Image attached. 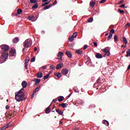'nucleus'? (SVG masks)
I'll list each match as a JSON object with an SVG mask.
<instances>
[{
  "label": "nucleus",
  "mask_w": 130,
  "mask_h": 130,
  "mask_svg": "<svg viewBox=\"0 0 130 130\" xmlns=\"http://www.w3.org/2000/svg\"><path fill=\"white\" fill-rule=\"evenodd\" d=\"M58 57H62L63 56V52H59L57 54Z\"/></svg>",
  "instance_id": "obj_26"
},
{
  "label": "nucleus",
  "mask_w": 130,
  "mask_h": 130,
  "mask_svg": "<svg viewBox=\"0 0 130 130\" xmlns=\"http://www.w3.org/2000/svg\"><path fill=\"white\" fill-rule=\"evenodd\" d=\"M54 76L56 77H57L58 79H60V78H61V73H54Z\"/></svg>",
  "instance_id": "obj_17"
},
{
  "label": "nucleus",
  "mask_w": 130,
  "mask_h": 130,
  "mask_svg": "<svg viewBox=\"0 0 130 130\" xmlns=\"http://www.w3.org/2000/svg\"><path fill=\"white\" fill-rule=\"evenodd\" d=\"M24 88H22L18 92H15V94L22 95L23 94V96H25V93L24 92Z\"/></svg>",
  "instance_id": "obj_5"
},
{
  "label": "nucleus",
  "mask_w": 130,
  "mask_h": 130,
  "mask_svg": "<svg viewBox=\"0 0 130 130\" xmlns=\"http://www.w3.org/2000/svg\"><path fill=\"white\" fill-rule=\"evenodd\" d=\"M51 7H52V5H48V6H47L45 7L44 8V10H48V9H49V8H51Z\"/></svg>",
  "instance_id": "obj_32"
},
{
  "label": "nucleus",
  "mask_w": 130,
  "mask_h": 130,
  "mask_svg": "<svg viewBox=\"0 0 130 130\" xmlns=\"http://www.w3.org/2000/svg\"><path fill=\"white\" fill-rule=\"evenodd\" d=\"M31 4H37V0H30Z\"/></svg>",
  "instance_id": "obj_37"
},
{
  "label": "nucleus",
  "mask_w": 130,
  "mask_h": 130,
  "mask_svg": "<svg viewBox=\"0 0 130 130\" xmlns=\"http://www.w3.org/2000/svg\"><path fill=\"white\" fill-rule=\"evenodd\" d=\"M34 51H35V52L37 51V47H35Z\"/></svg>",
  "instance_id": "obj_63"
},
{
  "label": "nucleus",
  "mask_w": 130,
  "mask_h": 130,
  "mask_svg": "<svg viewBox=\"0 0 130 130\" xmlns=\"http://www.w3.org/2000/svg\"><path fill=\"white\" fill-rule=\"evenodd\" d=\"M69 40L71 42H73L74 41V38L72 36L69 37Z\"/></svg>",
  "instance_id": "obj_44"
},
{
  "label": "nucleus",
  "mask_w": 130,
  "mask_h": 130,
  "mask_svg": "<svg viewBox=\"0 0 130 130\" xmlns=\"http://www.w3.org/2000/svg\"><path fill=\"white\" fill-rule=\"evenodd\" d=\"M114 32H115V31L114 30V29H111V30H110V33H112V34H113V33H114Z\"/></svg>",
  "instance_id": "obj_57"
},
{
  "label": "nucleus",
  "mask_w": 130,
  "mask_h": 130,
  "mask_svg": "<svg viewBox=\"0 0 130 130\" xmlns=\"http://www.w3.org/2000/svg\"><path fill=\"white\" fill-rule=\"evenodd\" d=\"M112 35H113L112 34H110L109 35L108 39H107L108 41H109V40H110V39H111L112 38Z\"/></svg>",
  "instance_id": "obj_35"
},
{
  "label": "nucleus",
  "mask_w": 130,
  "mask_h": 130,
  "mask_svg": "<svg viewBox=\"0 0 130 130\" xmlns=\"http://www.w3.org/2000/svg\"><path fill=\"white\" fill-rule=\"evenodd\" d=\"M95 4H96L95 2L91 1L90 2V6L91 8H94L95 7Z\"/></svg>",
  "instance_id": "obj_19"
},
{
  "label": "nucleus",
  "mask_w": 130,
  "mask_h": 130,
  "mask_svg": "<svg viewBox=\"0 0 130 130\" xmlns=\"http://www.w3.org/2000/svg\"><path fill=\"white\" fill-rule=\"evenodd\" d=\"M114 40L115 42L118 41V36H117V35H115L114 36Z\"/></svg>",
  "instance_id": "obj_29"
},
{
  "label": "nucleus",
  "mask_w": 130,
  "mask_h": 130,
  "mask_svg": "<svg viewBox=\"0 0 130 130\" xmlns=\"http://www.w3.org/2000/svg\"><path fill=\"white\" fill-rule=\"evenodd\" d=\"M38 8V3L35 4L32 7V10H36Z\"/></svg>",
  "instance_id": "obj_21"
},
{
  "label": "nucleus",
  "mask_w": 130,
  "mask_h": 130,
  "mask_svg": "<svg viewBox=\"0 0 130 130\" xmlns=\"http://www.w3.org/2000/svg\"><path fill=\"white\" fill-rule=\"evenodd\" d=\"M61 73L63 75H68L69 74V70L67 69H63L62 70Z\"/></svg>",
  "instance_id": "obj_7"
},
{
  "label": "nucleus",
  "mask_w": 130,
  "mask_h": 130,
  "mask_svg": "<svg viewBox=\"0 0 130 130\" xmlns=\"http://www.w3.org/2000/svg\"><path fill=\"white\" fill-rule=\"evenodd\" d=\"M101 81V78L100 77H99L98 80L96 81L95 84H99V83H100V81Z\"/></svg>",
  "instance_id": "obj_43"
},
{
  "label": "nucleus",
  "mask_w": 130,
  "mask_h": 130,
  "mask_svg": "<svg viewBox=\"0 0 130 130\" xmlns=\"http://www.w3.org/2000/svg\"><path fill=\"white\" fill-rule=\"evenodd\" d=\"M21 86H22V88H26L27 87V82L25 81H23L21 83Z\"/></svg>",
  "instance_id": "obj_16"
},
{
  "label": "nucleus",
  "mask_w": 130,
  "mask_h": 130,
  "mask_svg": "<svg viewBox=\"0 0 130 130\" xmlns=\"http://www.w3.org/2000/svg\"><path fill=\"white\" fill-rule=\"evenodd\" d=\"M15 99L18 102H20L21 101H23V100H26L27 98H24V94L20 95L17 94V93H15Z\"/></svg>",
  "instance_id": "obj_3"
},
{
  "label": "nucleus",
  "mask_w": 130,
  "mask_h": 130,
  "mask_svg": "<svg viewBox=\"0 0 130 130\" xmlns=\"http://www.w3.org/2000/svg\"><path fill=\"white\" fill-rule=\"evenodd\" d=\"M10 126H11V125H10V124H6V125H5L1 128V130L7 129V128H9V127H10Z\"/></svg>",
  "instance_id": "obj_8"
},
{
  "label": "nucleus",
  "mask_w": 130,
  "mask_h": 130,
  "mask_svg": "<svg viewBox=\"0 0 130 130\" xmlns=\"http://www.w3.org/2000/svg\"><path fill=\"white\" fill-rule=\"evenodd\" d=\"M40 88V86H38V87H37L34 90V92L36 93V92L38 91L39 90V89Z\"/></svg>",
  "instance_id": "obj_36"
},
{
  "label": "nucleus",
  "mask_w": 130,
  "mask_h": 130,
  "mask_svg": "<svg viewBox=\"0 0 130 130\" xmlns=\"http://www.w3.org/2000/svg\"><path fill=\"white\" fill-rule=\"evenodd\" d=\"M68 104L67 103H62L61 104H59V106H61L62 108H67L68 107Z\"/></svg>",
  "instance_id": "obj_14"
},
{
  "label": "nucleus",
  "mask_w": 130,
  "mask_h": 130,
  "mask_svg": "<svg viewBox=\"0 0 130 130\" xmlns=\"http://www.w3.org/2000/svg\"><path fill=\"white\" fill-rule=\"evenodd\" d=\"M0 48H1L2 51H4V52H8V50L10 49V47L8 45L3 44L0 46Z\"/></svg>",
  "instance_id": "obj_4"
},
{
  "label": "nucleus",
  "mask_w": 130,
  "mask_h": 130,
  "mask_svg": "<svg viewBox=\"0 0 130 130\" xmlns=\"http://www.w3.org/2000/svg\"><path fill=\"white\" fill-rule=\"evenodd\" d=\"M50 113V106L48 107L45 110V113H46L47 114H48V113Z\"/></svg>",
  "instance_id": "obj_20"
},
{
  "label": "nucleus",
  "mask_w": 130,
  "mask_h": 130,
  "mask_svg": "<svg viewBox=\"0 0 130 130\" xmlns=\"http://www.w3.org/2000/svg\"><path fill=\"white\" fill-rule=\"evenodd\" d=\"M28 65H27V64H25V69H26V70H28Z\"/></svg>",
  "instance_id": "obj_62"
},
{
  "label": "nucleus",
  "mask_w": 130,
  "mask_h": 130,
  "mask_svg": "<svg viewBox=\"0 0 130 130\" xmlns=\"http://www.w3.org/2000/svg\"><path fill=\"white\" fill-rule=\"evenodd\" d=\"M35 93L33 92L32 94L31 95V98H33V97H34V96H35Z\"/></svg>",
  "instance_id": "obj_59"
},
{
  "label": "nucleus",
  "mask_w": 130,
  "mask_h": 130,
  "mask_svg": "<svg viewBox=\"0 0 130 130\" xmlns=\"http://www.w3.org/2000/svg\"><path fill=\"white\" fill-rule=\"evenodd\" d=\"M46 2H48V0H42L43 3H46Z\"/></svg>",
  "instance_id": "obj_64"
},
{
  "label": "nucleus",
  "mask_w": 130,
  "mask_h": 130,
  "mask_svg": "<svg viewBox=\"0 0 130 130\" xmlns=\"http://www.w3.org/2000/svg\"><path fill=\"white\" fill-rule=\"evenodd\" d=\"M102 50L105 53V54L107 52H108V51H109L107 49H102Z\"/></svg>",
  "instance_id": "obj_41"
},
{
  "label": "nucleus",
  "mask_w": 130,
  "mask_h": 130,
  "mask_svg": "<svg viewBox=\"0 0 130 130\" xmlns=\"http://www.w3.org/2000/svg\"><path fill=\"white\" fill-rule=\"evenodd\" d=\"M122 38L123 39V43L126 45V44L128 43L127 40H126V38H125L124 37H123Z\"/></svg>",
  "instance_id": "obj_25"
},
{
  "label": "nucleus",
  "mask_w": 130,
  "mask_h": 130,
  "mask_svg": "<svg viewBox=\"0 0 130 130\" xmlns=\"http://www.w3.org/2000/svg\"><path fill=\"white\" fill-rule=\"evenodd\" d=\"M15 53L16 51L15 50H11V51L9 52V55H11V56H14Z\"/></svg>",
  "instance_id": "obj_15"
},
{
  "label": "nucleus",
  "mask_w": 130,
  "mask_h": 130,
  "mask_svg": "<svg viewBox=\"0 0 130 130\" xmlns=\"http://www.w3.org/2000/svg\"><path fill=\"white\" fill-rule=\"evenodd\" d=\"M26 50L25 48H23L22 49V52L24 53V52H25V51Z\"/></svg>",
  "instance_id": "obj_61"
},
{
  "label": "nucleus",
  "mask_w": 130,
  "mask_h": 130,
  "mask_svg": "<svg viewBox=\"0 0 130 130\" xmlns=\"http://www.w3.org/2000/svg\"><path fill=\"white\" fill-rule=\"evenodd\" d=\"M93 44L94 45V46L95 47H97V46H98V45H97V43H96V42H94L93 43Z\"/></svg>",
  "instance_id": "obj_52"
},
{
  "label": "nucleus",
  "mask_w": 130,
  "mask_h": 130,
  "mask_svg": "<svg viewBox=\"0 0 130 130\" xmlns=\"http://www.w3.org/2000/svg\"><path fill=\"white\" fill-rule=\"evenodd\" d=\"M77 36H78V32H75L73 34V35L72 36V37H73L74 38H76Z\"/></svg>",
  "instance_id": "obj_33"
},
{
  "label": "nucleus",
  "mask_w": 130,
  "mask_h": 130,
  "mask_svg": "<svg viewBox=\"0 0 130 130\" xmlns=\"http://www.w3.org/2000/svg\"><path fill=\"white\" fill-rule=\"evenodd\" d=\"M110 55V52L108 51L107 53H105L104 57H106V56H109Z\"/></svg>",
  "instance_id": "obj_30"
},
{
  "label": "nucleus",
  "mask_w": 130,
  "mask_h": 130,
  "mask_svg": "<svg viewBox=\"0 0 130 130\" xmlns=\"http://www.w3.org/2000/svg\"><path fill=\"white\" fill-rule=\"evenodd\" d=\"M22 13H23V10H22V9H17V14L18 15H21V14H22Z\"/></svg>",
  "instance_id": "obj_27"
},
{
  "label": "nucleus",
  "mask_w": 130,
  "mask_h": 130,
  "mask_svg": "<svg viewBox=\"0 0 130 130\" xmlns=\"http://www.w3.org/2000/svg\"><path fill=\"white\" fill-rule=\"evenodd\" d=\"M9 57V52H3L1 54L0 57V63H3L4 61H6Z\"/></svg>",
  "instance_id": "obj_1"
},
{
  "label": "nucleus",
  "mask_w": 130,
  "mask_h": 130,
  "mask_svg": "<svg viewBox=\"0 0 130 130\" xmlns=\"http://www.w3.org/2000/svg\"><path fill=\"white\" fill-rule=\"evenodd\" d=\"M95 57L96 58L100 59L102 58L103 57V56H102V55L100 53H96L95 54Z\"/></svg>",
  "instance_id": "obj_9"
},
{
  "label": "nucleus",
  "mask_w": 130,
  "mask_h": 130,
  "mask_svg": "<svg viewBox=\"0 0 130 130\" xmlns=\"http://www.w3.org/2000/svg\"><path fill=\"white\" fill-rule=\"evenodd\" d=\"M57 4V1H55L52 4H50L51 6H55Z\"/></svg>",
  "instance_id": "obj_48"
},
{
  "label": "nucleus",
  "mask_w": 130,
  "mask_h": 130,
  "mask_svg": "<svg viewBox=\"0 0 130 130\" xmlns=\"http://www.w3.org/2000/svg\"><path fill=\"white\" fill-rule=\"evenodd\" d=\"M25 60V63H28V62H29V60H30V58H29V57L27 56L26 57Z\"/></svg>",
  "instance_id": "obj_38"
},
{
  "label": "nucleus",
  "mask_w": 130,
  "mask_h": 130,
  "mask_svg": "<svg viewBox=\"0 0 130 130\" xmlns=\"http://www.w3.org/2000/svg\"><path fill=\"white\" fill-rule=\"evenodd\" d=\"M126 56L127 57H128V56L130 57V49H128L126 51Z\"/></svg>",
  "instance_id": "obj_28"
},
{
  "label": "nucleus",
  "mask_w": 130,
  "mask_h": 130,
  "mask_svg": "<svg viewBox=\"0 0 130 130\" xmlns=\"http://www.w3.org/2000/svg\"><path fill=\"white\" fill-rule=\"evenodd\" d=\"M56 112L59 114V115H62L63 114V112L61 111L60 109H56Z\"/></svg>",
  "instance_id": "obj_13"
},
{
  "label": "nucleus",
  "mask_w": 130,
  "mask_h": 130,
  "mask_svg": "<svg viewBox=\"0 0 130 130\" xmlns=\"http://www.w3.org/2000/svg\"><path fill=\"white\" fill-rule=\"evenodd\" d=\"M87 22L88 23H92L93 22V17L88 18V19L87 20Z\"/></svg>",
  "instance_id": "obj_34"
},
{
  "label": "nucleus",
  "mask_w": 130,
  "mask_h": 130,
  "mask_svg": "<svg viewBox=\"0 0 130 130\" xmlns=\"http://www.w3.org/2000/svg\"><path fill=\"white\" fill-rule=\"evenodd\" d=\"M64 100V98L62 96H60L58 98V101L59 102H62Z\"/></svg>",
  "instance_id": "obj_18"
},
{
  "label": "nucleus",
  "mask_w": 130,
  "mask_h": 130,
  "mask_svg": "<svg viewBox=\"0 0 130 130\" xmlns=\"http://www.w3.org/2000/svg\"><path fill=\"white\" fill-rule=\"evenodd\" d=\"M33 18H34V16H28V19L29 21H31L32 20V19H33Z\"/></svg>",
  "instance_id": "obj_47"
},
{
  "label": "nucleus",
  "mask_w": 130,
  "mask_h": 130,
  "mask_svg": "<svg viewBox=\"0 0 130 130\" xmlns=\"http://www.w3.org/2000/svg\"><path fill=\"white\" fill-rule=\"evenodd\" d=\"M13 43H18L19 42V38L16 37L13 40Z\"/></svg>",
  "instance_id": "obj_24"
},
{
  "label": "nucleus",
  "mask_w": 130,
  "mask_h": 130,
  "mask_svg": "<svg viewBox=\"0 0 130 130\" xmlns=\"http://www.w3.org/2000/svg\"><path fill=\"white\" fill-rule=\"evenodd\" d=\"M24 48H29L32 46V40L30 39H26L23 43Z\"/></svg>",
  "instance_id": "obj_2"
},
{
  "label": "nucleus",
  "mask_w": 130,
  "mask_h": 130,
  "mask_svg": "<svg viewBox=\"0 0 130 130\" xmlns=\"http://www.w3.org/2000/svg\"><path fill=\"white\" fill-rule=\"evenodd\" d=\"M30 61L31 62H34V61H35V57H32L30 60Z\"/></svg>",
  "instance_id": "obj_49"
},
{
  "label": "nucleus",
  "mask_w": 130,
  "mask_h": 130,
  "mask_svg": "<svg viewBox=\"0 0 130 130\" xmlns=\"http://www.w3.org/2000/svg\"><path fill=\"white\" fill-rule=\"evenodd\" d=\"M103 123L104 124H107V125H109V122H108V121H107L106 120H104L103 121Z\"/></svg>",
  "instance_id": "obj_31"
},
{
  "label": "nucleus",
  "mask_w": 130,
  "mask_h": 130,
  "mask_svg": "<svg viewBox=\"0 0 130 130\" xmlns=\"http://www.w3.org/2000/svg\"><path fill=\"white\" fill-rule=\"evenodd\" d=\"M9 108H10V106L7 105V106H6V109H9Z\"/></svg>",
  "instance_id": "obj_58"
},
{
  "label": "nucleus",
  "mask_w": 130,
  "mask_h": 130,
  "mask_svg": "<svg viewBox=\"0 0 130 130\" xmlns=\"http://www.w3.org/2000/svg\"><path fill=\"white\" fill-rule=\"evenodd\" d=\"M41 81V80L39 79H35V86H37L38 85H39V83H40V81Z\"/></svg>",
  "instance_id": "obj_22"
},
{
  "label": "nucleus",
  "mask_w": 130,
  "mask_h": 130,
  "mask_svg": "<svg viewBox=\"0 0 130 130\" xmlns=\"http://www.w3.org/2000/svg\"><path fill=\"white\" fill-rule=\"evenodd\" d=\"M107 0H102L100 2V4H104Z\"/></svg>",
  "instance_id": "obj_50"
},
{
  "label": "nucleus",
  "mask_w": 130,
  "mask_h": 130,
  "mask_svg": "<svg viewBox=\"0 0 130 130\" xmlns=\"http://www.w3.org/2000/svg\"><path fill=\"white\" fill-rule=\"evenodd\" d=\"M63 67V63L57 64L56 66V70H59V69H61V68H62Z\"/></svg>",
  "instance_id": "obj_12"
},
{
  "label": "nucleus",
  "mask_w": 130,
  "mask_h": 130,
  "mask_svg": "<svg viewBox=\"0 0 130 130\" xmlns=\"http://www.w3.org/2000/svg\"><path fill=\"white\" fill-rule=\"evenodd\" d=\"M66 55L68 56L70 58L73 57V55L72 54V53L70 52V51H67L66 52Z\"/></svg>",
  "instance_id": "obj_10"
},
{
  "label": "nucleus",
  "mask_w": 130,
  "mask_h": 130,
  "mask_svg": "<svg viewBox=\"0 0 130 130\" xmlns=\"http://www.w3.org/2000/svg\"><path fill=\"white\" fill-rule=\"evenodd\" d=\"M124 2V1H123V0H122V1H120L118 3V5H121V4H122V3H123Z\"/></svg>",
  "instance_id": "obj_56"
},
{
  "label": "nucleus",
  "mask_w": 130,
  "mask_h": 130,
  "mask_svg": "<svg viewBox=\"0 0 130 130\" xmlns=\"http://www.w3.org/2000/svg\"><path fill=\"white\" fill-rule=\"evenodd\" d=\"M36 75L37 77V78H41L43 77V74L42 73V72H38Z\"/></svg>",
  "instance_id": "obj_11"
},
{
  "label": "nucleus",
  "mask_w": 130,
  "mask_h": 130,
  "mask_svg": "<svg viewBox=\"0 0 130 130\" xmlns=\"http://www.w3.org/2000/svg\"><path fill=\"white\" fill-rule=\"evenodd\" d=\"M75 52L77 54H79V55H81L83 53V51L80 50V49L76 50L75 51Z\"/></svg>",
  "instance_id": "obj_23"
},
{
  "label": "nucleus",
  "mask_w": 130,
  "mask_h": 130,
  "mask_svg": "<svg viewBox=\"0 0 130 130\" xmlns=\"http://www.w3.org/2000/svg\"><path fill=\"white\" fill-rule=\"evenodd\" d=\"M74 130H81V129H80V128H79L78 127H76V128H74Z\"/></svg>",
  "instance_id": "obj_60"
},
{
  "label": "nucleus",
  "mask_w": 130,
  "mask_h": 130,
  "mask_svg": "<svg viewBox=\"0 0 130 130\" xmlns=\"http://www.w3.org/2000/svg\"><path fill=\"white\" fill-rule=\"evenodd\" d=\"M129 26H130V23L128 22L125 25V28H126V29H127V27H129Z\"/></svg>",
  "instance_id": "obj_45"
},
{
  "label": "nucleus",
  "mask_w": 130,
  "mask_h": 130,
  "mask_svg": "<svg viewBox=\"0 0 130 130\" xmlns=\"http://www.w3.org/2000/svg\"><path fill=\"white\" fill-rule=\"evenodd\" d=\"M88 48V45H84V47H83V49L84 50H85V49H87V48Z\"/></svg>",
  "instance_id": "obj_51"
},
{
  "label": "nucleus",
  "mask_w": 130,
  "mask_h": 130,
  "mask_svg": "<svg viewBox=\"0 0 130 130\" xmlns=\"http://www.w3.org/2000/svg\"><path fill=\"white\" fill-rule=\"evenodd\" d=\"M48 78H49V74H47L44 77L43 80H46Z\"/></svg>",
  "instance_id": "obj_42"
},
{
  "label": "nucleus",
  "mask_w": 130,
  "mask_h": 130,
  "mask_svg": "<svg viewBox=\"0 0 130 130\" xmlns=\"http://www.w3.org/2000/svg\"><path fill=\"white\" fill-rule=\"evenodd\" d=\"M17 114V112H15L14 111H10L9 112V115L10 116H14V115H16Z\"/></svg>",
  "instance_id": "obj_6"
},
{
  "label": "nucleus",
  "mask_w": 130,
  "mask_h": 130,
  "mask_svg": "<svg viewBox=\"0 0 130 130\" xmlns=\"http://www.w3.org/2000/svg\"><path fill=\"white\" fill-rule=\"evenodd\" d=\"M94 107H95V105H93V104H91L89 106V108H90V109H92V108H94Z\"/></svg>",
  "instance_id": "obj_46"
},
{
  "label": "nucleus",
  "mask_w": 130,
  "mask_h": 130,
  "mask_svg": "<svg viewBox=\"0 0 130 130\" xmlns=\"http://www.w3.org/2000/svg\"><path fill=\"white\" fill-rule=\"evenodd\" d=\"M56 101H57V99H54V100H53L52 103H55V102H56Z\"/></svg>",
  "instance_id": "obj_55"
},
{
  "label": "nucleus",
  "mask_w": 130,
  "mask_h": 130,
  "mask_svg": "<svg viewBox=\"0 0 130 130\" xmlns=\"http://www.w3.org/2000/svg\"><path fill=\"white\" fill-rule=\"evenodd\" d=\"M49 2H46L45 3L42 5V7H45V6H47V5H49Z\"/></svg>",
  "instance_id": "obj_40"
},
{
  "label": "nucleus",
  "mask_w": 130,
  "mask_h": 130,
  "mask_svg": "<svg viewBox=\"0 0 130 130\" xmlns=\"http://www.w3.org/2000/svg\"><path fill=\"white\" fill-rule=\"evenodd\" d=\"M125 7V5L123 4L120 6V8H123V9H124Z\"/></svg>",
  "instance_id": "obj_54"
},
{
  "label": "nucleus",
  "mask_w": 130,
  "mask_h": 130,
  "mask_svg": "<svg viewBox=\"0 0 130 130\" xmlns=\"http://www.w3.org/2000/svg\"><path fill=\"white\" fill-rule=\"evenodd\" d=\"M118 12L120 13V14H124V11L120 10V9H118Z\"/></svg>",
  "instance_id": "obj_39"
},
{
  "label": "nucleus",
  "mask_w": 130,
  "mask_h": 130,
  "mask_svg": "<svg viewBox=\"0 0 130 130\" xmlns=\"http://www.w3.org/2000/svg\"><path fill=\"white\" fill-rule=\"evenodd\" d=\"M50 70H51V69H53V70H54V66H53V65L50 66Z\"/></svg>",
  "instance_id": "obj_53"
}]
</instances>
